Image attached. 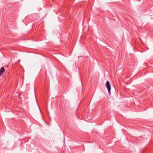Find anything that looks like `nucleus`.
I'll return each mask as SVG.
<instances>
[{
  "label": "nucleus",
  "mask_w": 153,
  "mask_h": 153,
  "mask_svg": "<svg viewBox=\"0 0 153 153\" xmlns=\"http://www.w3.org/2000/svg\"><path fill=\"white\" fill-rule=\"evenodd\" d=\"M105 85L107 89L109 94H110L111 87L109 82L108 81H107L105 84Z\"/></svg>",
  "instance_id": "f257e3e1"
},
{
  "label": "nucleus",
  "mask_w": 153,
  "mask_h": 153,
  "mask_svg": "<svg viewBox=\"0 0 153 153\" xmlns=\"http://www.w3.org/2000/svg\"><path fill=\"white\" fill-rule=\"evenodd\" d=\"M5 72V69L3 67L1 68L0 69V76L4 73Z\"/></svg>",
  "instance_id": "f03ea898"
},
{
  "label": "nucleus",
  "mask_w": 153,
  "mask_h": 153,
  "mask_svg": "<svg viewBox=\"0 0 153 153\" xmlns=\"http://www.w3.org/2000/svg\"><path fill=\"white\" fill-rule=\"evenodd\" d=\"M19 97L20 98V95L19 94Z\"/></svg>",
  "instance_id": "7ed1b4c3"
}]
</instances>
